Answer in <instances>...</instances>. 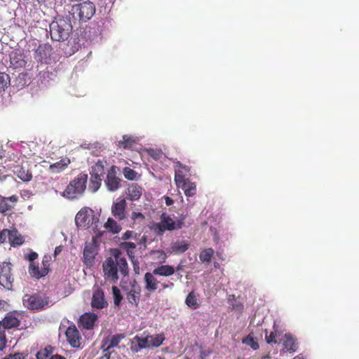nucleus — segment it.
<instances>
[{"label":"nucleus","mask_w":359,"mask_h":359,"mask_svg":"<svg viewBox=\"0 0 359 359\" xmlns=\"http://www.w3.org/2000/svg\"><path fill=\"white\" fill-rule=\"evenodd\" d=\"M120 255L119 250H115L114 257L107 258L102 264L104 278L114 283L118 280V271L123 276L128 274L127 261L125 257H121Z\"/></svg>","instance_id":"obj_1"},{"label":"nucleus","mask_w":359,"mask_h":359,"mask_svg":"<svg viewBox=\"0 0 359 359\" xmlns=\"http://www.w3.org/2000/svg\"><path fill=\"white\" fill-rule=\"evenodd\" d=\"M50 35L53 41H65L72 32V25L69 19L60 18L49 25Z\"/></svg>","instance_id":"obj_2"},{"label":"nucleus","mask_w":359,"mask_h":359,"mask_svg":"<svg viewBox=\"0 0 359 359\" xmlns=\"http://www.w3.org/2000/svg\"><path fill=\"white\" fill-rule=\"evenodd\" d=\"M186 215H182L179 219L175 221L169 215L163 212L160 217V222L154 223L152 230L157 236H163L166 231H172L181 229L184 226Z\"/></svg>","instance_id":"obj_3"},{"label":"nucleus","mask_w":359,"mask_h":359,"mask_svg":"<svg viewBox=\"0 0 359 359\" xmlns=\"http://www.w3.org/2000/svg\"><path fill=\"white\" fill-rule=\"evenodd\" d=\"M87 180L86 174L80 173L66 187L63 192V196L69 199H74L81 195L86 188Z\"/></svg>","instance_id":"obj_4"},{"label":"nucleus","mask_w":359,"mask_h":359,"mask_svg":"<svg viewBox=\"0 0 359 359\" xmlns=\"http://www.w3.org/2000/svg\"><path fill=\"white\" fill-rule=\"evenodd\" d=\"M69 13L74 19L86 22L95 14V6L92 2L83 1L72 6Z\"/></svg>","instance_id":"obj_5"},{"label":"nucleus","mask_w":359,"mask_h":359,"mask_svg":"<svg viewBox=\"0 0 359 359\" xmlns=\"http://www.w3.org/2000/svg\"><path fill=\"white\" fill-rule=\"evenodd\" d=\"M25 307L29 310H41L49 303V298L39 293L25 294L22 297Z\"/></svg>","instance_id":"obj_6"},{"label":"nucleus","mask_w":359,"mask_h":359,"mask_svg":"<svg viewBox=\"0 0 359 359\" xmlns=\"http://www.w3.org/2000/svg\"><path fill=\"white\" fill-rule=\"evenodd\" d=\"M12 264L4 262L0 264V285L7 290H12L14 276L12 273Z\"/></svg>","instance_id":"obj_7"},{"label":"nucleus","mask_w":359,"mask_h":359,"mask_svg":"<svg viewBox=\"0 0 359 359\" xmlns=\"http://www.w3.org/2000/svg\"><path fill=\"white\" fill-rule=\"evenodd\" d=\"M90 305L92 308L99 310L108 306L104 290L101 287H97L93 290Z\"/></svg>","instance_id":"obj_8"},{"label":"nucleus","mask_w":359,"mask_h":359,"mask_svg":"<svg viewBox=\"0 0 359 359\" xmlns=\"http://www.w3.org/2000/svg\"><path fill=\"white\" fill-rule=\"evenodd\" d=\"M127 203L126 199H118L116 202H114L111 211L113 217L118 219L119 222H122L127 217Z\"/></svg>","instance_id":"obj_9"},{"label":"nucleus","mask_w":359,"mask_h":359,"mask_svg":"<svg viewBox=\"0 0 359 359\" xmlns=\"http://www.w3.org/2000/svg\"><path fill=\"white\" fill-rule=\"evenodd\" d=\"M94 215H90L87 210H81L76 215L75 222L79 228L88 229L95 219Z\"/></svg>","instance_id":"obj_10"},{"label":"nucleus","mask_w":359,"mask_h":359,"mask_svg":"<svg viewBox=\"0 0 359 359\" xmlns=\"http://www.w3.org/2000/svg\"><path fill=\"white\" fill-rule=\"evenodd\" d=\"M98 316L95 313L86 312L82 314L78 321L80 327L85 330H93L97 324Z\"/></svg>","instance_id":"obj_11"},{"label":"nucleus","mask_w":359,"mask_h":359,"mask_svg":"<svg viewBox=\"0 0 359 359\" xmlns=\"http://www.w3.org/2000/svg\"><path fill=\"white\" fill-rule=\"evenodd\" d=\"M126 337L124 334H116L104 339L102 341V348L104 353V355L109 358L110 350L117 346L121 341Z\"/></svg>","instance_id":"obj_12"},{"label":"nucleus","mask_w":359,"mask_h":359,"mask_svg":"<svg viewBox=\"0 0 359 359\" xmlns=\"http://www.w3.org/2000/svg\"><path fill=\"white\" fill-rule=\"evenodd\" d=\"M67 341L73 348H79L81 346V336L75 325L69 326L65 332Z\"/></svg>","instance_id":"obj_13"},{"label":"nucleus","mask_w":359,"mask_h":359,"mask_svg":"<svg viewBox=\"0 0 359 359\" xmlns=\"http://www.w3.org/2000/svg\"><path fill=\"white\" fill-rule=\"evenodd\" d=\"M121 180L116 176L115 167L112 166L108 171L105 180L106 186L109 191L114 192L121 187Z\"/></svg>","instance_id":"obj_14"},{"label":"nucleus","mask_w":359,"mask_h":359,"mask_svg":"<svg viewBox=\"0 0 359 359\" xmlns=\"http://www.w3.org/2000/svg\"><path fill=\"white\" fill-rule=\"evenodd\" d=\"M53 54V48L48 43L40 44L35 50L34 58L37 61L46 62V60L49 59Z\"/></svg>","instance_id":"obj_15"},{"label":"nucleus","mask_w":359,"mask_h":359,"mask_svg":"<svg viewBox=\"0 0 359 359\" xmlns=\"http://www.w3.org/2000/svg\"><path fill=\"white\" fill-rule=\"evenodd\" d=\"M141 287L134 280L130 284V289L128 292L126 298L130 304L137 306L140 302Z\"/></svg>","instance_id":"obj_16"},{"label":"nucleus","mask_w":359,"mask_h":359,"mask_svg":"<svg viewBox=\"0 0 359 359\" xmlns=\"http://www.w3.org/2000/svg\"><path fill=\"white\" fill-rule=\"evenodd\" d=\"M4 329H11L20 325V321L16 312H9L1 320Z\"/></svg>","instance_id":"obj_17"},{"label":"nucleus","mask_w":359,"mask_h":359,"mask_svg":"<svg viewBox=\"0 0 359 359\" xmlns=\"http://www.w3.org/2000/svg\"><path fill=\"white\" fill-rule=\"evenodd\" d=\"M97 255V247L93 244H87L83 250L84 263L87 266H92L94 263V259Z\"/></svg>","instance_id":"obj_18"},{"label":"nucleus","mask_w":359,"mask_h":359,"mask_svg":"<svg viewBox=\"0 0 359 359\" xmlns=\"http://www.w3.org/2000/svg\"><path fill=\"white\" fill-rule=\"evenodd\" d=\"M149 337H140L136 335L132 340L130 350L133 353H137L140 350L149 347Z\"/></svg>","instance_id":"obj_19"},{"label":"nucleus","mask_w":359,"mask_h":359,"mask_svg":"<svg viewBox=\"0 0 359 359\" xmlns=\"http://www.w3.org/2000/svg\"><path fill=\"white\" fill-rule=\"evenodd\" d=\"M155 274L147 272L144 274V280L145 283L144 289L149 292H154L158 288V281L154 277Z\"/></svg>","instance_id":"obj_20"},{"label":"nucleus","mask_w":359,"mask_h":359,"mask_svg":"<svg viewBox=\"0 0 359 359\" xmlns=\"http://www.w3.org/2000/svg\"><path fill=\"white\" fill-rule=\"evenodd\" d=\"M190 171L189 167L180 163L177 164V169L175 170V181L177 184L184 182L189 179L186 177V174Z\"/></svg>","instance_id":"obj_21"},{"label":"nucleus","mask_w":359,"mask_h":359,"mask_svg":"<svg viewBox=\"0 0 359 359\" xmlns=\"http://www.w3.org/2000/svg\"><path fill=\"white\" fill-rule=\"evenodd\" d=\"M18 201V197L16 195H13L10 197H5L0 195V213H6L13 208V205H11L9 202L15 203Z\"/></svg>","instance_id":"obj_22"},{"label":"nucleus","mask_w":359,"mask_h":359,"mask_svg":"<svg viewBox=\"0 0 359 359\" xmlns=\"http://www.w3.org/2000/svg\"><path fill=\"white\" fill-rule=\"evenodd\" d=\"M71 163V161L68 157H65L59 161L50 164L48 170L52 173H60L64 171Z\"/></svg>","instance_id":"obj_23"},{"label":"nucleus","mask_w":359,"mask_h":359,"mask_svg":"<svg viewBox=\"0 0 359 359\" xmlns=\"http://www.w3.org/2000/svg\"><path fill=\"white\" fill-rule=\"evenodd\" d=\"M11 168L14 167V173L23 182H29L32 179V172L24 167H19V165L14 166L13 164H8Z\"/></svg>","instance_id":"obj_24"},{"label":"nucleus","mask_w":359,"mask_h":359,"mask_svg":"<svg viewBox=\"0 0 359 359\" xmlns=\"http://www.w3.org/2000/svg\"><path fill=\"white\" fill-rule=\"evenodd\" d=\"M142 194V189L137 184H133L128 188L126 195L127 198L130 201L138 200Z\"/></svg>","instance_id":"obj_25"},{"label":"nucleus","mask_w":359,"mask_h":359,"mask_svg":"<svg viewBox=\"0 0 359 359\" xmlns=\"http://www.w3.org/2000/svg\"><path fill=\"white\" fill-rule=\"evenodd\" d=\"M177 187L181 188L187 197L193 196L196 194V185L189 180L180 183V184H177Z\"/></svg>","instance_id":"obj_26"},{"label":"nucleus","mask_w":359,"mask_h":359,"mask_svg":"<svg viewBox=\"0 0 359 359\" xmlns=\"http://www.w3.org/2000/svg\"><path fill=\"white\" fill-rule=\"evenodd\" d=\"M29 273L32 277L39 280L47 275V271L46 269H39L35 263H29Z\"/></svg>","instance_id":"obj_27"},{"label":"nucleus","mask_w":359,"mask_h":359,"mask_svg":"<svg viewBox=\"0 0 359 359\" xmlns=\"http://www.w3.org/2000/svg\"><path fill=\"white\" fill-rule=\"evenodd\" d=\"M153 273L160 276H170L175 273V269L171 265H161L153 270Z\"/></svg>","instance_id":"obj_28"},{"label":"nucleus","mask_w":359,"mask_h":359,"mask_svg":"<svg viewBox=\"0 0 359 359\" xmlns=\"http://www.w3.org/2000/svg\"><path fill=\"white\" fill-rule=\"evenodd\" d=\"M25 240L23 236L16 229H10L9 243L11 246L15 247L21 245Z\"/></svg>","instance_id":"obj_29"},{"label":"nucleus","mask_w":359,"mask_h":359,"mask_svg":"<svg viewBox=\"0 0 359 359\" xmlns=\"http://www.w3.org/2000/svg\"><path fill=\"white\" fill-rule=\"evenodd\" d=\"M284 348L290 353L295 352L297 350V344L296 339L290 334H285V340L283 341Z\"/></svg>","instance_id":"obj_30"},{"label":"nucleus","mask_w":359,"mask_h":359,"mask_svg":"<svg viewBox=\"0 0 359 359\" xmlns=\"http://www.w3.org/2000/svg\"><path fill=\"white\" fill-rule=\"evenodd\" d=\"M137 143L135 137L131 135H125L122 137V140H120L118 143V146L120 148L125 149H132Z\"/></svg>","instance_id":"obj_31"},{"label":"nucleus","mask_w":359,"mask_h":359,"mask_svg":"<svg viewBox=\"0 0 359 359\" xmlns=\"http://www.w3.org/2000/svg\"><path fill=\"white\" fill-rule=\"evenodd\" d=\"M273 331L270 332L269 334H268L267 330H265V340L267 344H277L278 340L277 338L280 336L281 333L278 330V325L276 323H273Z\"/></svg>","instance_id":"obj_32"},{"label":"nucleus","mask_w":359,"mask_h":359,"mask_svg":"<svg viewBox=\"0 0 359 359\" xmlns=\"http://www.w3.org/2000/svg\"><path fill=\"white\" fill-rule=\"evenodd\" d=\"M11 64L14 68L22 67L25 65V61L22 58V55L18 51H12L10 54Z\"/></svg>","instance_id":"obj_33"},{"label":"nucleus","mask_w":359,"mask_h":359,"mask_svg":"<svg viewBox=\"0 0 359 359\" xmlns=\"http://www.w3.org/2000/svg\"><path fill=\"white\" fill-rule=\"evenodd\" d=\"M189 249V244L185 241H177L172 243L170 250L171 252L175 254H182Z\"/></svg>","instance_id":"obj_34"},{"label":"nucleus","mask_w":359,"mask_h":359,"mask_svg":"<svg viewBox=\"0 0 359 359\" xmlns=\"http://www.w3.org/2000/svg\"><path fill=\"white\" fill-rule=\"evenodd\" d=\"M104 226L109 232H111L114 234L119 233L122 229L121 226L111 217H109L107 219V221L105 222Z\"/></svg>","instance_id":"obj_35"},{"label":"nucleus","mask_w":359,"mask_h":359,"mask_svg":"<svg viewBox=\"0 0 359 359\" xmlns=\"http://www.w3.org/2000/svg\"><path fill=\"white\" fill-rule=\"evenodd\" d=\"M55 348L51 345H47L44 348H41L36 353V359H50L52 356Z\"/></svg>","instance_id":"obj_36"},{"label":"nucleus","mask_w":359,"mask_h":359,"mask_svg":"<svg viewBox=\"0 0 359 359\" xmlns=\"http://www.w3.org/2000/svg\"><path fill=\"white\" fill-rule=\"evenodd\" d=\"M185 303L191 309H196L200 306L197 295L194 291L190 292L186 297Z\"/></svg>","instance_id":"obj_37"},{"label":"nucleus","mask_w":359,"mask_h":359,"mask_svg":"<svg viewBox=\"0 0 359 359\" xmlns=\"http://www.w3.org/2000/svg\"><path fill=\"white\" fill-rule=\"evenodd\" d=\"M90 174L102 177L104 174V165L103 162L102 161H98L93 166H92Z\"/></svg>","instance_id":"obj_38"},{"label":"nucleus","mask_w":359,"mask_h":359,"mask_svg":"<svg viewBox=\"0 0 359 359\" xmlns=\"http://www.w3.org/2000/svg\"><path fill=\"white\" fill-rule=\"evenodd\" d=\"M102 182L101 177L95 176L90 175V183H89V189L92 192H96L100 187Z\"/></svg>","instance_id":"obj_39"},{"label":"nucleus","mask_w":359,"mask_h":359,"mask_svg":"<svg viewBox=\"0 0 359 359\" xmlns=\"http://www.w3.org/2000/svg\"><path fill=\"white\" fill-rule=\"evenodd\" d=\"M214 253L215 251L212 248H205L201 252L199 255V259L203 263L209 262H210Z\"/></svg>","instance_id":"obj_40"},{"label":"nucleus","mask_w":359,"mask_h":359,"mask_svg":"<svg viewBox=\"0 0 359 359\" xmlns=\"http://www.w3.org/2000/svg\"><path fill=\"white\" fill-rule=\"evenodd\" d=\"M148 337H149V346L153 347L160 346L165 340V337L163 334H156L155 336H148Z\"/></svg>","instance_id":"obj_41"},{"label":"nucleus","mask_w":359,"mask_h":359,"mask_svg":"<svg viewBox=\"0 0 359 359\" xmlns=\"http://www.w3.org/2000/svg\"><path fill=\"white\" fill-rule=\"evenodd\" d=\"M112 294L114 305L116 306H119L123 299V296L117 286H112Z\"/></svg>","instance_id":"obj_42"},{"label":"nucleus","mask_w":359,"mask_h":359,"mask_svg":"<svg viewBox=\"0 0 359 359\" xmlns=\"http://www.w3.org/2000/svg\"><path fill=\"white\" fill-rule=\"evenodd\" d=\"M11 83V79L8 74L1 72L0 73V90H4L7 88Z\"/></svg>","instance_id":"obj_43"},{"label":"nucleus","mask_w":359,"mask_h":359,"mask_svg":"<svg viewBox=\"0 0 359 359\" xmlns=\"http://www.w3.org/2000/svg\"><path fill=\"white\" fill-rule=\"evenodd\" d=\"M152 255H154V259L158 263L165 262L168 257L166 253L162 250H154L152 252Z\"/></svg>","instance_id":"obj_44"},{"label":"nucleus","mask_w":359,"mask_h":359,"mask_svg":"<svg viewBox=\"0 0 359 359\" xmlns=\"http://www.w3.org/2000/svg\"><path fill=\"white\" fill-rule=\"evenodd\" d=\"M243 343L251 346L254 350L259 348L258 342L254 339L251 334H249L247 337L243 339Z\"/></svg>","instance_id":"obj_45"},{"label":"nucleus","mask_w":359,"mask_h":359,"mask_svg":"<svg viewBox=\"0 0 359 359\" xmlns=\"http://www.w3.org/2000/svg\"><path fill=\"white\" fill-rule=\"evenodd\" d=\"M123 173L124 177L129 180H134L137 177V172L129 167L124 168Z\"/></svg>","instance_id":"obj_46"},{"label":"nucleus","mask_w":359,"mask_h":359,"mask_svg":"<svg viewBox=\"0 0 359 359\" xmlns=\"http://www.w3.org/2000/svg\"><path fill=\"white\" fill-rule=\"evenodd\" d=\"M51 259H52L51 256L49 255H46L43 257L41 268L46 269L47 274L50 271V266Z\"/></svg>","instance_id":"obj_47"},{"label":"nucleus","mask_w":359,"mask_h":359,"mask_svg":"<svg viewBox=\"0 0 359 359\" xmlns=\"http://www.w3.org/2000/svg\"><path fill=\"white\" fill-rule=\"evenodd\" d=\"M148 154L151 157L155 160H160L163 157V152L161 150L150 149L148 150Z\"/></svg>","instance_id":"obj_48"},{"label":"nucleus","mask_w":359,"mask_h":359,"mask_svg":"<svg viewBox=\"0 0 359 359\" xmlns=\"http://www.w3.org/2000/svg\"><path fill=\"white\" fill-rule=\"evenodd\" d=\"M10 229H4L0 231V243H6L7 239L9 241Z\"/></svg>","instance_id":"obj_49"},{"label":"nucleus","mask_w":359,"mask_h":359,"mask_svg":"<svg viewBox=\"0 0 359 359\" xmlns=\"http://www.w3.org/2000/svg\"><path fill=\"white\" fill-rule=\"evenodd\" d=\"M130 219L133 221V222H136L137 221L142 222L144 220V215L139 212H133L130 215Z\"/></svg>","instance_id":"obj_50"},{"label":"nucleus","mask_w":359,"mask_h":359,"mask_svg":"<svg viewBox=\"0 0 359 359\" xmlns=\"http://www.w3.org/2000/svg\"><path fill=\"white\" fill-rule=\"evenodd\" d=\"M4 359H27V355L23 353H15L6 356Z\"/></svg>","instance_id":"obj_51"},{"label":"nucleus","mask_w":359,"mask_h":359,"mask_svg":"<svg viewBox=\"0 0 359 359\" xmlns=\"http://www.w3.org/2000/svg\"><path fill=\"white\" fill-rule=\"evenodd\" d=\"M123 246L126 249L128 255L133 253V250L136 248V245L132 242H125L123 243Z\"/></svg>","instance_id":"obj_52"},{"label":"nucleus","mask_w":359,"mask_h":359,"mask_svg":"<svg viewBox=\"0 0 359 359\" xmlns=\"http://www.w3.org/2000/svg\"><path fill=\"white\" fill-rule=\"evenodd\" d=\"M7 344L6 332L0 333V351H3Z\"/></svg>","instance_id":"obj_53"},{"label":"nucleus","mask_w":359,"mask_h":359,"mask_svg":"<svg viewBox=\"0 0 359 359\" xmlns=\"http://www.w3.org/2000/svg\"><path fill=\"white\" fill-rule=\"evenodd\" d=\"M38 254L35 252H32L29 255H27V259L30 262V263H34V261L37 259Z\"/></svg>","instance_id":"obj_54"},{"label":"nucleus","mask_w":359,"mask_h":359,"mask_svg":"<svg viewBox=\"0 0 359 359\" xmlns=\"http://www.w3.org/2000/svg\"><path fill=\"white\" fill-rule=\"evenodd\" d=\"M132 234H133V231H126V232L123 233V236H122V238H123V240H128V239H129V238L132 236Z\"/></svg>","instance_id":"obj_55"},{"label":"nucleus","mask_w":359,"mask_h":359,"mask_svg":"<svg viewBox=\"0 0 359 359\" xmlns=\"http://www.w3.org/2000/svg\"><path fill=\"white\" fill-rule=\"evenodd\" d=\"M165 204L168 206L171 205L174 203L173 200L168 196H165Z\"/></svg>","instance_id":"obj_56"},{"label":"nucleus","mask_w":359,"mask_h":359,"mask_svg":"<svg viewBox=\"0 0 359 359\" xmlns=\"http://www.w3.org/2000/svg\"><path fill=\"white\" fill-rule=\"evenodd\" d=\"M50 359H67L65 357L60 355V354H53L52 355V356L50 358Z\"/></svg>","instance_id":"obj_57"},{"label":"nucleus","mask_w":359,"mask_h":359,"mask_svg":"<svg viewBox=\"0 0 359 359\" xmlns=\"http://www.w3.org/2000/svg\"><path fill=\"white\" fill-rule=\"evenodd\" d=\"M12 156H13V158L11 157V156H10L8 157L9 160H13L15 163H20V158L19 157H18L17 156H15L14 154H13Z\"/></svg>","instance_id":"obj_58"},{"label":"nucleus","mask_w":359,"mask_h":359,"mask_svg":"<svg viewBox=\"0 0 359 359\" xmlns=\"http://www.w3.org/2000/svg\"><path fill=\"white\" fill-rule=\"evenodd\" d=\"M7 303L4 300L0 299V310L4 309Z\"/></svg>","instance_id":"obj_59"},{"label":"nucleus","mask_w":359,"mask_h":359,"mask_svg":"<svg viewBox=\"0 0 359 359\" xmlns=\"http://www.w3.org/2000/svg\"><path fill=\"white\" fill-rule=\"evenodd\" d=\"M61 252H62V247L57 246L55 249L54 254L56 256L57 254H60Z\"/></svg>","instance_id":"obj_60"},{"label":"nucleus","mask_w":359,"mask_h":359,"mask_svg":"<svg viewBox=\"0 0 359 359\" xmlns=\"http://www.w3.org/2000/svg\"><path fill=\"white\" fill-rule=\"evenodd\" d=\"M232 309H235V310H241L243 309V306L241 304H239V305H233L232 306Z\"/></svg>","instance_id":"obj_61"},{"label":"nucleus","mask_w":359,"mask_h":359,"mask_svg":"<svg viewBox=\"0 0 359 359\" xmlns=\"http://www.w3.org/2000/svg\"><path fill=\"white\" fill-rule=\"evenodd\" d=\"M294 359H306L302 354H299L294 358Z\"/></svg>","instance_id":"obj_62"},{"label":"nucleus","mask_w":359,"mask_h":359,"mask_svg":"<svg viewBox=\"0 0 359 359\" xmlns=\"http://www.w3.org/2000/svg\"><path fill=\"white\" fill-rule=\"evenodd\" d=\"M2 327H3V325H1V322L0 321V333L6 332L5 329H4V327L2 328Z\"/></svg>","instance_id":"obj_63"},{"label":"nucleus","mask_w":359,"mask_h":359,"mask_svg":"<svg viewBox=\"0 0 359 359\" xmlns=\"http://www.w3.org/2000/svg\"><path fill=\"white\" fill-rule=\"evenodd\" d=\"M162 286H163V287L164 289H165V288H167V287H168V285H166V284H163V285H162Z\"/></svg>","instance_id":"obj_64"}]
</instances>
